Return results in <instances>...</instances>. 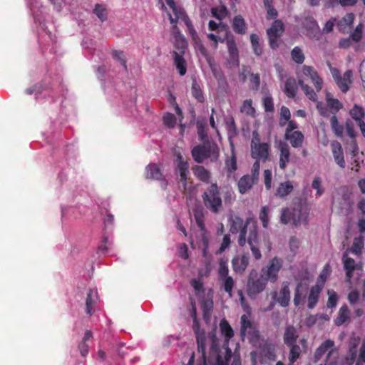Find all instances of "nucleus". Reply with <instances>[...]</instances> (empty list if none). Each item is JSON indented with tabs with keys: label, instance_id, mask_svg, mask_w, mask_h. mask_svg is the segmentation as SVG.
<instances>
[{
	"label": "nucleus",
	"instance_id": "obj_51",
	"mask_svg": "<svg viewBox=\"0 0 365 365\" xmlns=\"http://www.w3.org/2000/svg\"><path fill=\"white\" fill-rule=\"evenodd\" d=\"M250 41L254 53L257 56H260L262 53V48L259 43V36L257 34H252L250 36Z\"/></svg>",
	"mask_w": 365,
	"mask_h": 365
},
{
	"label": "nucleus",
	"instance_id": "obj_19",
	"mask_svg": "<svg viewBox=\"0 0 365 365\" xmlns=\"http://www.w3.org/2000/svg\"><path fill=\"white\" fill-rule=\"evenodd\" d=\"M308 215L309 212L305 206L302 205H297L293 209L292 223L296 226L302 224H307Z\"/></svg>",
	"mask_w": 365,
	"mask_h": 365
},
{
	"label": "nucleus",
	"instance_id": "obj_36",
	"mask_svg": "<svg viewBox=\"0 0 365 365\" xmlns=\"http://www.w3.org/2000/svg\"><path fill=\"white\" fill-rule=\"evenodd\" d=\"M93 334L91 331L88 330L85 332L82 341L78 345V349L82 356H86L88 354L89 345L88 342L92 339Z\"/></svg>",
	"mask_w": 365,
	"mask_h": 365
},
{
	"label": "nucleus",
	"instance_id": "obj_59",
	"mask_svg": "<svg viewBox=\"0 0 365 365\" xmlns=\"http://www.w3.org/2000/svg\"><path fill=\"white\" fill-rule=\"evenodd\" d=\"M356 344H354L349 348L348 356L346 358V362L348 365H351L355 361L356 356Z\"/></svg>",
	"mask_w": 365,
	"mask_h": 365
},
{
	"label": "nucleus",
	"instance_id": "obj_23",
	"mask_svg": "<svg viewBox=\"0 0 365 365\" xmlns=\"http://www.w3.org/2000/svg\"><path fill=\"white\" fill-rule=\"evenodd\" d=\"M349 251H346L342 257L344 268L346 270V279L349 281L352 277V272L356 269V264L354 259L349 257Z\"/></svg>",
	"mask_w": 365,
	"mask_h": 365
},
{
	"label": "nucleus",
	"instance_id": "obj_54",
	"mask_svg": "<svg viewBox=\"0 0 365 365\" xmlns=\"http://www.w3.org/2000/svg\"><path fill=\"white\" fill-rule=\"evenodd\" d=\"M293 210L289 208H284L282 210L280 221L282 224L287 225L289 222H292Z\"/></svg>",
	"mask_w": 365,
	"mask_h": 365
},
{
	"label": "nucleus",
	"instance_id": "obj_53",
	"mask_svg": "<svg viewBox=\"0 0 365 365\" xmlns=\"http://www.w3.org/2000/svg\"><path fill=\"white\" fill-rule=\"evenodd\" d=\"M240 111L246 115L253 116L255 113V109L252 106L251 100H245L241 106Z\"/></svg>",
	"mask_w": 365,
	"mask_h": 365
},
{
	"label": "nucleus",
	"instance_id": "obj_35",
	"mask_svg": "<svg viewBox=\"0 0 365 365\" xmlns=\"http://www.w3.org/2000/svg\"><path fill=\"white\" fill-rule=\"evenodd\" d=\"M233 31L239 34H245L246 32V24L243 17L240 15L236 16L232 20Z\"/></svg>",
	"mask_w": 365,
	"mask_h": 365
},
{
	"label": "nucleus",
	"instance_id": "obj_6",
	"mask_svg": "<svg viewBox=\"0 0 365 365\" xmlns=\"http://www.w3.org/2000/svg\"><path fill=\"white\" fill-rule=\"evenodd\" d=\"M283 266V259L278 257L271 259L267 266L261 270V274L269 282L274 283L278 280L279 272Z\"/></svg>",
	"mask_w": 365,
	"mask_h": 365
},
{
	"label": "nucleus",
	"instance_id": "obj_14",
	"mask_svg": "<svg viewBox=\"0 0 365 365\" xmlns=\"http://www.w3.org/2000/svg\"><path fill=\"white\" fill-rule=\"evenodd\" d=\"M250 247L254 257L259 260L262 258L261 252L258 248V235L257 227L255 225L249 228V234L246 241Z\"/></svg>",
	"mask_w": 365,
	"mask_h": 365
},
{
	"label": "nucleus",
	"instance_id": "obj_42",
	"mask_svg": "<svg viewBox=\"0 0 365 365\" xmlns=\"http://www.w3.org/2000/svg\"><path fill=\"white\" fill-rule=\"evenodd\" d=\"M349 317V311L346 305H343L338 313V316L335 319V324L340 326L344 324Z\"/></svg>",
	"mask_w": 365,
	"mask_h": 365
},
{
	"label": "nucleus",
	"instance_id": "obj_62",
	"mask_svg": "<svg viewBox=\"0 0 365 365\" xmlns=\"http://www.w3.org/2000/svg\"><path fill=\"white\" fill-rule=\"evenodd\" d=\"M272 174L270 170H265L264 171V183L267 190L272 188Z\"/></svg>",
	"mask_w": 365,
	"mask_h": 365
},
{
	"label": "nucleus",
	"instance_id": "obj_64",
	"mask_svg": "<svg viewBox=\"0 0 365 365\" xmlns=\"http://www.w3.org/2000/svg\"><path fill=\"white\" fill-rule=\"evenodd\" d=\"M191 285L194 288L197 294L203 292V284L200 279H193L191 280Z\"/></svg>",
	"mask_w": 365,
	"mask_h": 365
},
{
	"label": "nucleus",
	"instance_id": "obj_13",
	"mask_svg": "<svg viewBox=\"0 0 365 365\" xmlns=\"http://www.w3.org/2000/svg\"><path fill=\"white\" fill-rule=\"evenodd\" d=\"M327 351H328V354L326 360L328 362L331 356L337 353L334 348V342L332 340H326L317 349L314 355V362H317Z\"/></svg>",
	"mask_w": 365,
	"mask_h": 365
},
{
	"label": "nucleus",
	"instance_id": "obj_46",
	"mask_svg": "<svg viewBox=\"0 0 365 365\" xmlns=\"http://www.w3.org/2000/svg\"><path fill=\"white\" fill-rule=\"evenodd\" d=\"M331 127L334 134L338 137H341L344 133V127L338 122L335 115H332L330 119Z\"/></svg>",
	"mask_w": 365,
	"mask_h": 365
},
{
	"label": "nucleus",
	"instance_id": "obj_26",
	"mask_svg": "<svg viewBox=\"0 0 365 365\" xmlns=\"http://www.w3.org/2000/svg\"><path fill=\"white\" fill-rule=\"evenodd\" d=\"M220 287L225 292H227L230 297H232V290L235 287V281L230 275L219 278Z\"/></svg>",
	"mask_w": 365,
	"mask_h": 365
},
{
	"label": "nucleus",
	"instance_id": "obj_8",
	"mask_svg": "<svg viewBox=\"0 0 365 365\" xmlns=\"http://www.w3.org/2000/svg\"><path fill=\"white\" fill-rule=\"evenodd\" d=\"M232 224L231 225L230 231L232 233L237 232L239 230L240 231L238 244L240 246L243 247L246 244L247 227L250 225L251 219H247L245 224H244L242 218L235 216L232 217Z\"/></svg>",
	"mask_w": 365,
	"mask_h": 365
},
{
	"label": "nucleus",
	"instance_id": "obj_45",
	"mask_svg": "<svg viewBox=\"0 0 365 365\" xmlns=\"http://www.w3.org/2000/svg\"><path fill=\"white\" fill-rule=\"evenodd\" d=\"M231 148V156L229 159H227L225 162L226 168L230 173H232L235 171L237 168V159L236 155L235 153V145L233 147H230Z\"/></svg>",
	"mask_w": 365,
	"mask_h": 365
},
{
	"label": "nucleus",
	"instance_id": "obj_40",
	"mask_svg": "<svg viewBox=\"0 0 365 365\" xmlns=\"http://www.w3.org/2000/svg\"><path fill=\"white\" fill-rule=\"evenodd\" d=\"M350 115L353 119L357 122L359 126L361 122H364L363 118L365 115V113L361 106L356 104L354 105V106L350 110Z\"/></svg>",
	"mask_w": 365,
	"mask_h": 365
},
{
	"label": "nucleus",
	"instance_id": "obj_60",
	"mask_svg": "<svg viewBox=\"0 0 365 365\" xmlns=\"http://www.w3.org/2000/svg\"><path fill=\"white\" fill-rule=\"evenodd\" d=\"M262 101L265 111L272 112L274 109L272 98L269 95H267L263 98Z\"/></svg>",
	"mask_w": 365,
	"mask_h": 365
},
{
	"label": "nucleus",
	"instance_id": "obj_25",
	"mask_svg": "<svg viewBox=\"0 0 365 365\" xmlns=\"http://www.w3.org/2000/svg\"><path fill=\"white\" fill-rule=\"evenodd\" d=\"M298 89L297 83L295 78L292 77L288 78L284 83V92L289 98H293L297 94Z\"/></svg>",
	"mask_w": 365,
	"mask_h": 365
},
{
	"label": "nucleus",
	"instance_id": "obj_29",
	"mask_svg": "<svg viewBox=\"0 0 365 365\" xmlns=\"http://www.w3.org/2000/svg\"><path fill=\"white\" fill-rule=\"evenodd\" d=\"M354 17L355 16L352 13L346 14L337 22L339 29L344 33L347 31L351 28L354 22Z\"/></svg>",
	"mask_w": 365,
	"mask_h": 365
},
{
	"label": "nucleus",
	"instance_id": "obj_31",
	"mask_svg": "<svg viewBox=\"0 0 365 365\" xmlns=\"http://www.w3.org/2000/svg\"><path fill=\"white\" fill-rule=\"evenodd\" d=\"M351 76L352 72L351 71H346L344 75L336 81V83L342 92L346 93L349 90V84L351 82Z\"/></svg>",
	"mask_w": 365,
	"mask_h": 365
},
{
	"label": "nucleus",
	"instance_id": "obj_11",
	"mask_svg": "<svg viewBox=\"0 0 365 365\" xmlns=\"http://www.w3.org/2000/svg\"><path fill=\"white\" fill-rule=\"evenodd\" d=\"M284 31V25L280 20H276L272 26L267 29V34L269 38V45L272 48L278 47L277 38H279Z\"/></svg>",
	"mask_w": 365,
	"mask_h": 365
},
{
	"label": "nucleus",
	"instance_id": "obj_30",
	"mask_svg": "<svg viewBox=\"0 0 365 365\" xmlns=\"http://www.w3.org/2000/svg\"><path fill=\"white\" fill-rule=\"evenodd\" d=\"M98 301V296L96 289H91L87 294L86 299V313L91 315L93 306Z\"/></svg>",
	"mask_w": 365,
	"mask_h": 365
},
{
	"label": "nucleus",
	"instance_id": "obj_52",
	"mask_svg": "<svg viewBox=\"0 0 365 365\" xmlns=\"http://www.w3.org/2000/svg\"><path fill=\"white\" fill-rule=\"evenodd\" d=\"M364 247V242L361 237H356L354 240L352 247L349 250V252H351L356 255H359L361 252V250Z\"/></svg>",
	"mask_w": 365,
	"mask_h": 365
},
{
	"label": "nucleus",
	"instance_id": "obj_57",
	"mask_svg": "<svg viewBox=\"0 0 365 365\" xmlns=\"http://www.w3.org/2000/svg\"><path fill=\"white\" fill-rule=\"evenodd\" d=\"M163 123L166 126L173 128L176 124V118L173 114L168 113L163 116Z\"/></svg>",
	"mask_w": 365,
	"mask_h": 365
},
{
	"label": "nucleus",
	"instance_id": "obj_49",
	"mask_svg": "<svg viewBox=\"0 0 365 365\" xmlns=\"http://www.w3.org/2000/svg\"><path fill=\"white\" fill-rule=\"evenodd\" d=\"M291 56H292V60L294 62H296L297 63L301 64L304 61V53H303L302 49L298 46H296L292 49V51L291 52Z\"/></svg>",
	"mask_w": 365,
	"mask_h": 365
},
{
	"label": "nucleus",
	"instance_id": "obj_50",
	"mask_svg": "<svg viewBox=\"0 0 365 365\" xmlns=\"http://www.w3.org/2000/svg\"><path fill=\"white\" fill-rule=\"evenodd\" d=\"M289 346L290 347L289 361V363L292 364L299 357L301 354V349L298 345H296L295 344Z\"/></svg>",
	"mask_w": 365,
	"mask_h": 365
},
{
	"label": "nucleus",
	"instance_id": "obj_47",
	"mask_svg": "<svg viewBox=\"0 0 365 365\" xmlns=\"http://www.w3.org/2000/svg\"><path fill=\"white\" fill-rule=\"evenodd\" d=\"M192 96L198 101L203 102L205 98L203 96L201 88L196 81H193L191 88Z\"/></svg>",
	"mask_w": 365,
	"mask_h": 365
},
{
	"label": "nucleus",
	"instance_id": "obj_63",
	"mask_svg": "<svg viewBox=\"0 0 365 365\" xmlns=\"http://www.w3.org/2000/svg\"><path fill=\"white\" fill-rule=\"evenodd\" d=\"M204 317L207 318L210 314L212 307H213V303L212 301L207 300L203 302L202 304Z\"/></svg>",
	"mask_w": 365,
	"mask_h": 365
},
{
	"label": "nucleus",
	"instance_id": "obj_10",
	"mask_svg": "<svg viewBox=\"0 0 365 365\" xmlns=\"http://www.w3.org/2000/svg\"><path fill=\"white\" fill-rule=\"evenodd\" d=\"M240 333L242 339L247 337L250 341H253L259 337L258 331L245 314L241 317Z\"/></svg>",
	"mask_w": 365,
	"mask_h": 365
},
{
	"label": "nucleus",
	"instance_id": "obj_48",
	"mask_svg": "<svg viewBox=\"0 0 365 365\" xmlns=\"http://www.w3.org/2000/svg\"><path fill=\"white\" fill-rule=\"evenodd\" d=\"M211 13L214 17L221 21L227 15V10L225 6H220L212 8L211 9Z\"/></svg>",
	"mask_w": 365,
	"mask_h": 365
},
{
	"label": "nucleus",
	"instance_id": "obj_18",
	"mask_svg": "<svg viewBox=\"0 0 365 365\" xmlns=\"http://www.w3.org/2000/svg\"><path fill=\"white\" fill-rule=\"evenodd\" d=\"M268 281L261 274V277L256 279L249 280L247 284V292L251 297H254L264 290Z\"/></svg>",
	"mask_w": 365,
	"mask_h": 365
},
{
	"label": "nucleus",
	"instance_id": "obj_24",
	"mask_svg": "<svg viewBox=\"0 0 365 365\" xmlns=\"http://www.w3.org/2000/svg\"><path fill=\"white\" fill-rule=\"evenodd\" d=\"M284 138L289 140L293 148L302 147L304 141V135L300 131H294L292 133H285Z\"/></svg>",
	"mask_w": 365,
	"mask_h": 365
},
{
	"label": "nucleus",
	"instance_id": "obj_22",
	"mask_svg": "<svg viewBox=\"0 0 365 365\" xmlns=\"http://www.w3.org/2000/svg\"><path fill=\"white\" fill-rule=\"evenodd\" d=\"M257 182V180H255L250 175H245L239 180L237 182V187L240 193L245 194L250 190L252 189L253 185Z\"/></svg>",
	"mask_w": 365,
	"mask_h": 365
},
{
	"label": "nucleus",
	"instance_id": "obj_58",
	"mask_svg": "<svg viewBox=\"0 0 365 365\" xmlns=\"http://www.w3.org/2000/svg\"><path fill=\"white\" fill-rule=\"evenodd\" d=\"M322 180L319 177H315L312 181V187L317 190V196H321L324 192V189L321 185Z\"/></svg>",
	"mask_w": 365,
	"mask_h": 365
},
{
	"label": "nucleus",
	"instance_id": "obj_17",
	"mask_svg": "<svg viewBox=\"0 0 365 365\" xmlns=\"http://www.w3.org/2000/svg\"><path fill=\"white\" fill-rule=\"evenodd\" d=\"M172 10L177 19L181 20L185 23L190 36L196 38L197 31L194 29L192 24L184 9L181 8L180 6H175L173 9H172Z\"/></svg>",
	"mask_w": 365,
	"mask_h": 365
},
{
	"label": "nucleus",
	"instance_id": "obj_38",
	"mask_svg": "<svg viewBox=\"0 0 365 365\" xmlns=\"http://www.w3.org/2000/svg\"><path fill=\"white\" fill-rule=\"evenodd\" d=\"M326 100L328 107L334 115H335V113L342 108V104L339 102V101L333 98L329 92H327L326 94Z\"/></svg>",
	"mask_w": 365,
	"mask_h": 365
},
{
	"label": "nucleus",
	"instance_id": "obj_12",
	"mask_svg": "<svg viewBox=\"0 0 365 365\" xmlns=\"http://www.w3.org/2000/svg\"><path fill=\"white\" fill-rule=\"evenodd\" d=\"M272 297L273 300L278 303L281 307H287L290 302L289 282H284L279 292H274L272 294Z\"/></svg>",
	"mask_w": 365,
	"mask_h": 365
},
{
	"label": "nucleus",
	"instance_id": "obj_4",
	"mask_svg": "<svg viewBox=\"0 0 365 365\" xmlns=\"http://www.w3.org/2000/svg\"><path fill=\"white\" fill-rule=\"evenodd\" d=\"M192 317L193 318L192 329L197 340V351L201 354L202 365H208V361L206 358V346L207 344H209L208 336L206 337L204 330L200 329L195 310L193 311Z\"/></svg>",
	"mask_w": 365,
	"mask_h": 365
},
{
	"label": "nucleus",
	"instance_id": "obj_55",
	"mask_svg": "<svg viewBox=\"0 0 365 365\" xmlns=\"http://www.w3.org/2000/svg\"><path fill=\"white\" fill-rule=\"evenodd\" d=\"M363 25L361 24H359V25L356 26L354 31L351 32L350 36L354 41L359 42L361 39Z\"/></svg>",
	"mask_w": 365,
	"mask_h": 365
},
{
	"label": "nucleus",
	"instance_id": "obj_2",
	"mask_svg": "<svg viewBox=\"0 0 365 365\" xmlns=\"http://www.w3.org/2000/svg\"><path fill=\"white\" fill-rule=\"evenodd\" d=\"M205 207L212 213L217 214L222 208V199L217 183H211L202 194Z\"/></svg>",
	"mask_w": 365,
	"mask_h": 365
},
{
	"label": "nucleus",
	"instance_id": "obj_44",
	"mask_svg": "<svg viewBox=\"0 0 365 365\" xmlns=\"http://www.w3.org/2000/svg\"><path fill=\"white\" fill-rule=\"evenodd\" d=\"M218 279L229 276L228 259L226 258H221L219 260L217 269Z\"/></svg>",
	"mask_w": 365,
	"mask_h": 365
},
{
	"label": "nucleus",
	"instance_id": "obj_21",
	"mask_svg": "<svg viewBox=\"0 0 365 365\" xmlns=\"http://www.w3.org/2000/svg\"><path fill=\"white\" fill-rule=\"evenodd\" d=\"M331 148L334 161L341 168H344L346 163L344 158L341 145L338 141H332L331 143Z\"/></svg>",
	"mask_w": 365,
	"mask_h": 365
},
{
	"label": "nucleus",
	"instance_id": "obj_16",
	"mask_svg": "<svg viewBox=\"0 0 365 365\" xmlns=\"http://www.w3.org/2000/svg\"><path fill=\"white\" fill-rule=\"evenodd\" d=\"M175 155L177 158V165L175 168V171L180 175V180L183 185V188L186 189L187 178L189 173V165L187 161L183 160L182 156L180 153H176Z\"/></svg>",
	"mask_w": 365,
	"mask_h": 365
},
{
	"label": "nucleus",
	"instance_id": "obj_3",
	"mask_svg": "<svg viewBox=\"0 0 365 365\" xmlns=\"http://www.w3.org/2000/svg\"><path fill=\"white\" fill-rule=\"evenodd\" d=\"M251 156L255 160L266 162L269 159L270 145L267 143H261L257 131L252 132V138L250 144Z\"/></svg>",
	"mask_w": 365,
	"mask_h": 365
},
{
	"label": "nucleus",
	"instance_id": "obj_33",
	"mask_svg": "<svg viewBox=\"0 0 365 365\" xmlns=\"http://www.w3.org/2000/svg\"><path fill=\"white\" fill-rule=\"evenodd\" d=\"M146 178L161 180L163 179V175L157 165L150 164L146 168Z\"/></svg>",
	"mask_w": 365,
	"mask_h": 365
},
{
	"label": "nucleus",
	"instance_id": "obj_15",
	"mask_svg": "<svg viewBox=\"0 0 365 365\" xmlns=\"http://www.w3.org/2000/svg\"><path fill=\"white\" fill-rule=\"evenodd\" d=\"M277 148L279 151V166L281 170H284L291 160L289 146L287 143L279 140Z\"/></svg>",
	"mask_w": 365,
	"mask_h": 365
},
{
	"label": "nucleus",
	"instance_id": "obj_27",
	"mask_svg": "<svg viewBox=\"0 0 365 365\" xmlns=\"http://www.w3.org/2000/svg\"><path fill=\"white\" fill-rule=\"evenodd\" d=\"M298 338L297 329L292 327L289 326L285 329L284 334V341L287 346L293 345L296 343Z\"/></svg>",
	"mask_w": 365,
	"mask_h": 365
},
{
	"label": "nucleus",
	"instance_id": "obj_39",
	"mask_svg": "<svg viewBox=\"0 0 365 365\" xmlns=\"http://www.w3.org/2000/svg\"><path fill=\"white\" fill-rule=\"evenodd\" d=\"M298 84L304 91L306 96L312 101H317V96L314 90L304 82L302 78L298 80Z\"/></svg>",
	"mask_w": 365,
	"mask_h": 365
},
{
	"label": "nucleus",
	"instance_id": "obj_56",
	"mask_svg": "<svg viewBox=\"0 0 365 365\" xmlns=\"http://www.w3.org/2000/svg\"><path fill=\"white\" fill-rule=\"evenodd\" d=\"M94 13L96 16L102 21H105L107 19V11L105 7L101 4H96Z\"/></svg>",
	"mask_w": 365,
	"mask_h": 365
},
{
	"label": "nucleus",
	"instance_id": "obj_5",
	"mask_svg": "<svg viewBox=\"0 0 365 365\" xmlns=\"http://www.w3.org/2000/svg\"><path fill=\"white\" fill-rule=\"evenodd\" d=\"M218 155V148L215 144L197 145L192 150V158L198 163H202L207 158L212 161L216 160Z\"/></svg>",
	"mask_w": 365,
	"mask_h": 365
},
{
	"label": "nucleus",
	"instance_id": "obj_20",
	"mask_svg": "<svg viewBox=\"0 0 365 365\" xmlns=\"http://www.w3.org/2000/svg\"><path fill=\"white\" fill-rule=\"evenodd\" d=\"M249 264V258L246 255H236L232 259V267L233 271L242 274L246 270Z\"/></svg>",
	"mask_w": 365,
	"mask_h": 365
},
{
	"label": "nucleus",
	"instance_id": "obj_32",
	"mask_svg": "<svg viewBox=\"0 0 365 365\" xmlns=\"http://www.w3.org/2000/svg\"><path fill=\"white\" fill-rule=\"evenodd\" d=\"M174 63L180 76H184L187 71V66L185 61L182 54L176 51L173 53Z\"/></svg>",
	"mask_w": 365,
	"mask_h": 365
},
{
	"label": "nucleus",
	"instance_id": "obj_28",
	"mask_svg": "<svg viewBox=\"0 0 365 365\" xmlns=\"http://www.w3.org/2000/svg\"><path fill=\"white\" fill-rule=\"evenodd\" d=\"M294 189L291 181H285L279 183L276 189L275 195L279 197H284L290 194Z\"/></svg>",
	"mask_w": 365,
	"mask_h": 365
},
{
	"label": "nucleus",
	"instance_id": "obj_41",
	"mask_svg": "<svg viewBox=\"0 0 365 365\" xmlns=\"http://www.w3.org/2000/svg\"><path fill=\"white\" fill-rule=\"evenodd\" d=\"M303 291L306 292L307 287H303L302 284L299 283L295 289L294 297V304L296 307L299 306L305 298V296L303 294Z\"/></svg>",
	"mask_w": 365,
	"mask_h": 365
},
{
	"label": "nucleus",
	"instance_id": "obj_9",
	"mask_svg": "<svg viewBox=\"0 0 365 365\" xmlns=\"http://www.w3.org/2000/svg\"><path fill=\"white\" fill-rule=\"evenodd\" d=\"M319 278L322 282H318L315 285L312 286L309 289V292L307 297V307L309 309H313L318 303L320 293L324 287V281L326 276L324 272L320 274Z\"/></svg>",
	"mask_w": 365,
	"mask_h": 365
},
{
	"label": "nucleus",
	"instance_id": "obj_43",
	"mask_svg": "<svg viewBox=\"0 0 365 365\" xmlns=\"http://www.w3.org/2000/svg\"><path fill=\"white\" fill-rule=\"evenodd\" d=\"M359 209L361 210L362 213L361 218L359 220L358 226L359 228V231L365 237V200H361L359 201L358 204Z\"/></svg>",
	"mask_w": 365,
	"mask_h": 365
},
{
	"label": "nucleus",
	"instance_id": "obj_37",
	"mask_svg": "<svg viewBox=\"0 0 365 365\" xmlns=\"http://www.w3.org/2000/svg\"><path fill=\"white\" fill-rule=\"evenodd\" d=\"M226 128L228 134V140L230 142V147H233L234 143L232 138L237 134V128L235 125V120L232 117L228 118L226 121Z\"/></svg>",
	"mask_w": 365,
	"mask_h": 365
},
{
	"label": "nucleus",
	"instance_id": "obj_1",
	"mask_svg": "<svg viewBox=\"0 0 365 365\" xmlns=\"http://www.w3.org/2000/svg\"><path fill=\"white\" fill-rule=\"evenodd\" d=\"M220 328L221 334L225 338L224 345L222 348H220L215 334L214 332L209 333L208 365H241L240 356L233 354L228 346L229 340L234 336L232 328L225 319L220 321Z\"/></svg>",
	"mask_w": 365,
	"mask_h": 365
},
{
	"label": "nucleus",
	"instance_id": "obj_7",
	"mask_svg": "<svg viewBox=\"0 0 365 365\" xmlns=\"http://www.w3.org/2000/svg\"><path fill=\"white\" fill-rule=\"evenodd\" d=\"M299 78H302L304 82L305 80L309 79L313 83L317 91L322 90L323 80L314 67L304 65L302 67L301 73L298 74V80Z\"/></svg>",
	"mask_w": 365,
	"mask_h": 365
},
{
	"label": "nucleus",
	"instance_id": "obj_34",
	"mask_svg": "<svg viewBox=\"0 0 365 365\" xmlns=\"http://www.w3.org/2000/svg\"><path fill=\"white\" fill-rule=\"evenodd\" d=\"M193 173L200 181L209 183L210 180V173L203 166L196 165L193 168Z\"/></svg>",
	"mask_w": 365,
	"mask_h": 365
},
{
	"label": "nucleus",
	"instance_id": "obj_61",
	"mask_svg": "<svg viewBox=\"0 0 365 365\" xmlns=\"http://www.w3.org/2000/svg\"><path fill=\"white\" fill-rule=\"evenodd\" d=\"M329 299L327 302V307L330 308H333L336 307L338 301L337 295L336 292L333 290L328 291Z\"/></svg>",
	"mask_w": 365,
	"mask_h": 365
}]
</instances>
